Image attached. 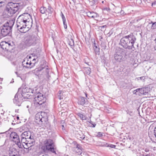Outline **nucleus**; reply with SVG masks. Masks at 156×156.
Masks as SVG:
<instances>
[{"mask_svg": "<svg viewBox=\"0 0 156 156\" xmlns=\"http://www.w3.org/2000/svg\"><path fill=\"white\" fill-rule=\"evenodd\" d=\"M37 38L34 35H29L25 36L23 40V42L25 46L22 47L25 48V46L29 47L34 45L36 43Z\"/></svg>", "mask_w": 156, "mask_h": 156, "instance_id": "nucleus-4", "label": "nucleus"}, {"mask_svg": "<svg viewBox=\"0 0 156 156\" xmlns=\"http://www.w3.org/2000/svg\"><path fill=\"white\" fill-rule=\"evenodd\" d=\"M86 97H87V94H85Z\"/></svg>", "mask_w": 156, "mask_h": 156, "instance_id": "nucleus-54", "label": "nucleus"}, {"mask_svg": "<svg viewBox=\"0 0 156 156\" xmlns=\"http://www.w3.org/2000/svg\"><path fill=\"white\" fill-rule=\"evenodd\" d=\"M145 152H147L148 151H149V150L148 149H146L145 150Z\"/></svg>", "mask_w": 156, "mask_h": 156, "instance_id": "nucleus-48", "label": "nucleus"}, {"mask_svg": "<svg viewBox=\"0 0 156 156\" xmlns=\"http://www.w3.org/2000/svg\"><path fill=\"white\" fill-rule=\"evenodd\" d=\"M102 3H104V1H103L102 2Z\"/></svg>", "mask_w": 156, "mask_h": 156, "instance_id": "nucleus-62", "label": "nucleus"}, {"mask_svg": "<svg viewBox=\"0 0 156 156\" xmlns=\"http://www.w3.org/2000/svg\"><path fill=\"white\" fill-rule=\"evenodd\" d=\"M36 72L46 80H48L51 77L49 75V69L47 66H41L36 69Z\"/></svg>", "mask_w": 156, "mask_h": 156, "instance_id": "nucleus-7", "label": "nucleus"}, {"mask_svg": "<svg viewBox=\"0 0 156 156\" xmlns=\"http://www.w3.org/2000/svg\"><path fill=\"white\" fill-rule=\"evenodd\" d=\"M18 110H19V109H18L17 110H16V111H18Z\"/></svg>", "mask_w": 156, "mask_h": 156, "instance_id": "nucleus-61", "label": "nucleus"}, {"mask_svg": "<svg viewBox=\"0 0 156 156\" xmlns=\"http://www.w3.org/2000/svg\"><path fill=\"white\" fill-rule=\"evenodd\" d=\"M14 24L12 20L9 21L5 23L0 27L1 34L2 37L10 34Z\"/></svg>", "mask_w": 156, "mask_h": 156, "instance_id": "nucleus-2", "label": "nucleus"}, {"mask_svg": "<svg viewBox=\"0 0 156 156\" xmlns=\"http://www.w3.org/2000/svg\"><path fill=\"white\" fill-rule=\"evenodd\" d=\"M53 11V9L50 6H48V8L46 9V12H47L48 13L51 14Z\"/></svg>", "mask_w": 156, "mask_h": 156, "instance_id": "nucleus-28", "label": "nucleus"}, {"mask_svg": "<svg viewBox=\"0 0 156 156\" xmlns=\"http://www.w3.org/2000/svg\"><path fill=\"white\" fill-rule=\"evenodd\" d=\"M69 45L71 46V48H73L74 46V42L73 40H71L70 41H69Z\"/></svg>", "mask_w": 156, "mask_h": 156, "instance_id": "nucleus-30", "label": "nucleus"}, {"mask_svg": "<svg viewBox=\"0 0 156 156\" xmlns=\"http://www.w3.org/2000/svg\"><path fill=\"white\" fill-rule=\"evenodd\" d=\"M42 156H49L47 154H45L42 155Z\"/></svg>", "mask_w": 156, "mask_h": 156, "instance_id": "nucleus-50", "label": "nucleus"}, {"mask_svg": "<svg viewBox=\"0 0 156 156\" xmlns=\"http://www.w3.org/2000/svg\"><path fill=\"white\" fill-rule=\"evenodd\" d=\"M43 144L41 148L44 152L48 151L53 153L55 152L54 144L52 140L50 139H46L44 141Z\"/></svg>", "mask_w": 156, "mask_h": 156, "instance_id": "nucleus-6", "label": "nucleus"}, {"mask_svg": "<svg viewBox=\"0 0 156 156\" xmlns=\"http://www.w3.org/2000/svg\"><path fill=\"white\" fill-rule=\"evenodd\" d=\"M37 89L36 88H34L33 89H32L30 88L25 87V88H23L22 90V91L23 93H27V94H32L34 95V94L37 90Z\"/></svg>", "mask_w": 156, "mask_h": 156, "instance_id": "nucleus-17", "label": "nucleus"}, {"mask_svg": "<svg viewBox=\"0 0 156 156\" xmlns=\"http://www.w3.org/2000/svg\"><path fill=\"white\" fill-rule=\"evenodd\" d=\"M60 92L59 93V95H58V97L59 99H62L63 98V94L62 93V92L60 91Z\"/></svg>", "mask_w": 156, "mask_h": 156, "instance_id": "nucleus-33", "label": "nucleus"}, {"mask_svg": "<svg viewBox=\"0 0 156 156\" xmlns=\"http://www.w3.org/2000/svg\"><path fill=\"white\" fill-rule=\"evenodd\" d=\"M10 139L12 141L15 142L16 144L17 145L19 148H22L20 141L19 136L17 133L15 132H12L10 134Z\"/></svg>", "mask_w": 156, "mask_h": 156, "instance_id": "nucleus-11", "label": "nucleus"}, {"mask_svg": "<svg viewBox=\"0 0 156 156\" xmlns=\"http://www.w3.org/2000/svg\"><path fill=\"white\" fill-rule=\"evenodd\" d=\"M151 23H152L151 28L152 29H156V22H151Z\"/></svg>", "mask_w": 156, "mask_h": 156, "instance_id": "nucleus-32", "label": "nucleus"}, {"mask_svg": "<svg viewBox=\"0 0 156 156\" xmlns=\"http://www.w3.org/2000/svg\"><path fill=\"white\" fill-rule=\"evenodd\" d=\"M27 94L28 93L26 92L25 93H23V92L22 91V93H19V97H20V96L21 97H22V98L23 99V98H28L30 96L34 95L30 94Z\"/></svg>", "mask_w": 156, "mask_h": 156, "instance_id": "nucleus-23", "label": "nucleus"}, {"mask_svg": "<svg viewBox=\"0 0 156 156\" xmlns=\"http://www.w3.org/2000/svg\"><path fill=\"white\" fill-rule=\"evenodd\" d=\"M104 10H106V11H109L110 10V9L109 8H105L104 9Z\"/></svg>", "mask_w": 156, "mask_h": 156, "instance_id": "nucleus-41", "label": "nucleus"}, {"mask_svg": "<svg viewBox=\"0 0 156 156\" xmlns=\"http://www.w3.org/2000/svg\"><path fill=\"white\" fill-rule=\"evenodd\" d=\"M31 55L32 56H31L30 55H27V58H26V59L27 60L28 58L30 59V58H31L32 57H34V54H32Z\"/></svg>", "mask_w": 156, "mask_h": 156, "instance_id": "nucleus-36", "label": "nucleus"}, {"mask_svg": "<svg viewBox=\"0 0 156 156\" xmlns=\"http://www.w3.org/2000/svg\"><path fill=\"white\" fill-rule=\"evenodd\" d=\"M27 141L26 143V145L27 147H31L34 144V140L33 139V136L31 137V139L27 140L25 141Z\"/></svg>", "mask_w": 156, "mask_h": 156, "instance_id": "nucleus-21", "label": "nucleus"}, {"mask_svg": "<svg viewBox=\"0 0 156 156\" xmlns=\"http://www.w3.org/2000/svg\"><path fill=\"white\" fill-rule=\"evenodd\" d=\"M136 40V37L133 34L126 36L120 40L119 44L125 49H132Z\"/></svg>", "mask_w": 156, "mask_h": 156, "instance_id": "nucleus-1", "label": "nucleus"}, {"mask_svg": "<svg viewBox=\"0 0 156 156\" xmlns=\"http://www.w3.org/2000/svg\"><path fill=\"white\" fill-rule=\"evenodd\" d=\"M19 17L26 22L29 27H31L32 24V19L30 15L28 13H24L20 15Z\"/></svg>", "mask_w": 156, "mask_h": 156, "instance_id": "nucleus-10", "label": "nucleus"}, {"mask_svg": "<svg viewBox=\"0 0 156 156\" xmlns=\"http://www.w3.org/2000/svg\"><path fill=\"white\" fill-rule=\"evenodd\" d=\"M21 141L22 142L23 140H29L31 139V133L29 131L24 132L21 134Z\"/></svg>", "mask_w": 156, "mask_h": 156, "instance_id": "nucleus-15", "label": "nucleus"}, {"mask_svg": "<svg viewBox=\"0 0 156 156\" xmlns=\"http://www.w3.org/2000/svg\"><path fill=\"white\" fill-rule=\"evenodd\" d=\"M23 64H21L20 65H19L17 66L16 69L18 71L22 70L23 68Z\"/></svg>", "mask_w": 156, "mask_h": 156, "instance_id": "nucleus-29", "label": "nucleus"}, {"mask_svg": "<svg viewBox=\"0 0 156 156\" xmlns=\"http://www.w3.org/2000/svg\"><path fill=\"white\" fill-rule=\"evenodd\" d=\"M26 58L22 62V64L24 67L26 68H31L33 67L35 65V64L36 62L33 63L29 61V60H27V61H26Z\"/></svg>", "mask_w": 156, "mask_h": 156, "instance_id": "nucleus-14", "label": "nucleus"}, {"mask_svg": "<svg viewBox=\"0 0 156 156\" xmlns=\"http://www.w3.org/2000/svg\"><path fill=\"white\" fill-rule=\"evenodd\" d=\"M17 119L18 120L19 119V117L18 116H17L16 117Z\"/></svg>", "mask_w": 156, "mask_h": 156, "instance_id": "nucleus-53", "label": "nucleus"}, {"mask_svg": "<svg viewBox=\"0 0 156 156\" xmlns=\"http://www.w3.org/2000/svg\"><path fill=\"white\" fill-rule=\"evenodd\" d=\"M19 93H17L15 95L14 98L13 99V102L14 104L16 105L20 106H21L23 98H22V97H19Z\"/></svg>", "mask_w": 156, "mask_h": 156, "instance_id": "nucleus-13", "label": "nucleus"}, {"mask_svg": "<svg viewBox=\"0 0 156 156\" xmlns=\"http://www.w3.org/2000/svg\"><path fill=\"white\" fill-rule=\"evenodd\" d=\"M102 28H106V25H104L101 27Z\"/></svg>", "mask_w": 156, "mask_h": 156, "instance_id": "nucleus-46", "label": "nucleus"}, {"mask_svg": "<svg viewBox=\"0 0 156 156\" xmlns=\"http://www.w3.org/2000/svg\"><path fill=\"white\" fill-rule=\"evenodd\" d=\"M40 12L42 14H44L46 12V9L44 7H41L40 9Z\"/></svg>", "mask_w": 156, "mask_h": 156, "instance_id": "nucleus-27", "label": "nucleus"}, {"mask_svg": "<svg viewBox=\"0 0 156 156\" xmlns=\"http://www.w3.org/2000/svg\"><path fill=\"white\" fill-rule=\"evenodd\" d=\"M18 110H19V109H18L17 110H16V111H18Z\"/></svg>", "mask_w": 156, "mask_h": 156, "instance_id": "nucleus-58", "label": "nucleus"}, {"mask_svg": "<svg viewBox=\"0 0 156 156\" xmlns=\"http://www.w3.org/2000/svg\"><path fill=\"white\" fill-rule=\"evenodd\" d=\"M154 48H155V50H156V46H155L154 47Z\"/></svg>", "mask_w": 156, "mask_h": 156, "instance_id": "nucleus-56", "label": "nucleus"}, {"mask_svg": "<svg viewBox=\"0 0 156 156\" xmlns=\"http://www.w3.org/2000/svg\"><path fill=\"white\" fill-rule=\"evenodd\" d=\"M123 12V11H121L120 12V13H121V14H122Z\"/></svg>", "mask_w": 156, "mask_h": 156, "instance_id": "nucleus-52", "label": "nucleus"}, {"mask_svg": "<svg viewBox=\"0 0 156 156\" xmlns=\"http://www.w3.org/2000/svg\"><path fill=\"white\" fill-rule=\"evenodd\" d=\"M29 106L28 105H27V108H29Z\"/></svg>", "mask_w": 156, "mask_h": 156, "instance_id": "nucleus-57", "label": "nucleus"}, {"mask_svg": "<svg viewBox=\"0 0 156 156\" xmlns=\"http://www.w3.org/2000/svg\"><path fill=\"white\" fill-rule=\"evenodd\" d=\"M61 126H62V130H64V129H64V128H63L64 127V125H62Z\"/></svg>", "mask_w": 156, "mask_h": 156, "instance_id": "nucleus-49", "label": "nucleus"}, {"mask_svg": "<svg viewBox=\"0 0 156 156\" xmlns=\"http://www.w3.org/2000/svg\"><path fill=\"white\" fill-rule=\"evenodd\" d=\"M87 101V100L83 97H80L78 98V104L83 105Z\"/></svg>", "mask_w": 156, "mask_h": 156, "instance_id": "nucleus-20", "label": "nucleus"}, {"mask_svg": "<svg viewBox=\"0 0 156 156\" xmlns=\"http://www.w3.org/2000/svg\"><path fill=\"white\" fill-rule=\"evenodd\" d=\"M10 156H18L16 154H13L12 153V154H10Z\"/></svg>", "mask_w": 156, "mask_h": 156, "instance_id": "nucleus-42", "label": "nucleus"}, {"mask_svg": "<svg viewBox=\"0 0 156 156\" xmlns=\"http://www.w3.org/2000/svg\"><path fill=\"white\" fill-rule=\"evenodd\" d=\"M134 94H136V92H138V94L140 95H146L148 93L147 90L145 88L143 87L141 88H138L134 91Z\"/></svg>", "mask_w": 156, "mask_h": 156, "instance_id": "nucleus-18", "label": "nucleus"}, {"mask_svg": "<svg viewBox=\"0 0 156 156\" xmlns=\"http://www.w3.org/2000/svg\"><path fill=\"white\" fill-rule=\"evenodd\" d=\"M44 118L42 117L41 113H37L35 115V122L38 124H41L44 121Z\"/></svg>", "mask_w": 156, "mask_h": 156, "instance_id": "nucleus-16", "label": "nucleus"}, {"mask_svg": "<svg viewBox=\"0 0 156 156\" xmlns=\"http://www.w3.org/2000/svg\"><path fill=\"white\" fill-rule=\"evenodd\" d=\"M61 16L62 19L63 21H64L65 20H66L65 17L62 12H61Z\"/></svg>", "mask_w": 156, "mask_h": 156, "instance_id": "nucleus-35", "label": "nucleus"}, {"mask_svg": "<svg viewBox=\"0 0 156 156\" xmlns=\"http://www.w3.org/2000/svg\"><path fill=\"white\" fill-rule=\"evenodd\" d=\"M143 156H150V155L149 154H146L145 155H143Z\"/></svg>", "mask_w": 156, "mask_h": 156, "instance_id": "nucleus-47", "label": "nucleus"}, {"mask_svg": "<svg viewBox=\"0 0 156 156\" xmlns=\"http://www.w3.org/2000/svg\"><path fill=\"white\" fill-rule=\"evenodd\" d=\"M16 25L18 30L21 33H25L31 27H29L27 23L23 21L22 18L18 17L16 21Z\"/></svg>", "mask_w": 156, "mask_h": 156, "instance_id": "nucleus-9", "label": "nucleus"}, {"mask_svg": "<svg viewBox=\"0 0 156 156\" xmlns=\"http://www.w3.org/2000/svg\"><path fill=\"white\" fill-rule=\"evenodd\" d=\"M139 78L141 80H144L145 79L144 76H142V77H139Z\"/></svg>", "mask_w": 156, "mask_h": 156, "instance_id": "nucleus-43", "label": "nucleus"}, {"mask_svg": "<svg viewBox=\"0 0 156 156\" xmlns=\"http://www.w3.org/2000/svg\"><path fill=\"white\" fill-rule=\"evenodd\" d=\"M93 47L96 54H99V48L98 47V45H96L95 41H94Z\"/></svg>", "mask_w": 156, "mask_h": 156, "instance_id": "nucleus-24", "label": "nucleus"}, {"mask_svg": "<svg viewBox=\"0 0 156 156\" xmlns=\"http://www.w3.org/2000/svg\"><path fill=\"white\" fill-rule=\"evenodd\" d=\"M34 99L37 103L42 107H45L46 105V98L45 96L40 93L37 90L34 94Z\"/></svg>", "mask_w": 156, "mask_h": 156, "instance_id": "nucleus-3", "label": "nucleus"}, {"mask_svg": "<svg viewBox=\"0 0 156 156\" xmlns=\"http://www.w3.org/2000/svg\"><path fill=\"white\" fill-rule=\"evenodd\" d=\"M36 60V58H34L33 59L32 61L34 62V61Z\"/></svg>", "mask_w": 156, "mask_h": 156, "instance_id": "nucleus-51", "label": "nucleus"}, {"mask_svg": "<svg viewBox=\"0 0 156 156\" xmlns=\"http://www.w3.org/2000/svg\"><path fill=\"white\" fill-rule=\"evenodd\" d=\"M92 2L93 3V5L96 4L98 3V0H93L92 1Z\"/></svg>", "mask_w": 156, "mask_h": 156, "instance_id": "nucleus-38", "label": "nucleus"}, {"mask_svg": "<svg viewBox=\"0 0 156 156\" xmlns=\"http://www.w3.org/2000/svg\"><path fill=\"white\" fill-rule=\"evenodd\" d=\"M101 146L106 147H110L111 148H115V146L113 144L108 145L106 143H104L101 144Z\"/></svg>", "mask_w": 156, "mask_h": 156, "instance_id": "nucleus-25", "label": "nucleus"}, {"mask_svg": "<svg viewBox=\"0 0 156 156\" xmlns=\"http://www.w3.org/2000/svg\"><path fill=\"white\" fill-rule=\"evenodd\" d=\"M8 132H9V131H6V133H8Z\"/></svg>", "mask_w": 156, "mask_h": 156, "instance_id": "nucleus-63", "label": "nucleus"}, {"mask_svg": "<svg viewBox=\"0 0 156 156\" xmlns=\"http://www.w3.org/2000/svg\"><path fill=\"white\" fill-rule=\"evenodd\" d=\"M19 5L17 3H13L12 2H9L7 5L5 11L9 15L12 16L19 9Z\"/></svg>", "mask_w": 156, "mask_h": 156, "instance_id": "nucleus-5", "label": "nucleus"}, {"mask_svg": "<svg viewBox=\"0 0 156 156\" xmlns=\"http://www.w3.org/2000/svg\"><path fill=\"white\" fill-rule=\"evenodd\" d=\"M78 115L80 117L81 119L82 120H85L86 119V117L85 116L83 115V114L79 113H78Z\"/></svg>", "mask_w": 156, "mask_h": 156, "instance_id": "nucleus-31", "label": "nucleus"}, {"mask_svg": "<svg viewBox=\"0 0 156 156\" xmlns=\"http://www.w3.org/2000/svg\"><path fill=\"white\" fill-rule=\"evenodd\" d=\"M63 24L64 26V27L65 29H66L67 28V24L66 22V20H65L64 21H63Z\"/></svg>", "mask_w": 156, "mask_h": 156, "instance_id": "nucleus-39", "label": "nucleus"}, {"mask_svg": "<svg viewBox=\"0 0 156 156\" xmlns=\"http://www.w3.org/2000/svg\"><path fill=\"white\" fill-rule=\"evenodd\" d=\"M25 140V139L23 140V141L22 142L21 141V142L24 143L26 144V142H27V141H25L26 140Z\"/></svg>", "mask_w": 156, "mask_h": 156, "instance_id": "nucleus-44", "label": "nucleus"}, {"mask_svg": "<svg viewBox=\"0 0 156 156\" xmlns=\"http://www.w3.org/2000/svg\"><path fill=\"white\" fill-rule=\"evenodd\" d=\"M13 45L12 42L8 41L6 42L5 41H3L0 43V45L2 48L3 49L8 50L9 49H11Z\"/></svg>", "mask_w": 156, "mask_h": 156, "instance_id": "nucleus-12", "label": "nucleus"}, {"mask_svg": "<svg viewBox=\"0 0 156 156\" xmlns=\"http://www.w3.org/2000/svg\"><path fill=\"white\" fill-rule=\"evenodd\" d=\"M147 4L148 3H149L150 0H143Z\"/></svg>", "mask_w": 156, "mask_h": 156, "instance_id": "nucleus-40", "label": "nucleus"}, {"mask_svg": "<svg viewBox=\"0 0 156 156\" xmlns=\"http://www.w3.org/2000/svg\"><path fill=\"white\" fill-rule=\"evenodd\" d=\"M156 4V1L152 3V6H153L154 5Z\"/></svg>", "mask_w": 156, "mask_h": 156, "instance_id": "nucleus-45", "label": "nucleus"}, {"mask_svg": "<svg viewBox=\"0 0 156 156\" xmlns=\"http://www.w3.org/2000/svg\"><path fill=\"white\" fill-rule=\"evenodd\" d=\"M24 147V148H25V149H27V147Z\"/></svg>", "mask_w": 156, "mask_h": 156, "instance_id": "nucleus-55", "label": "nucleus"}, {"mask_svg": "<svg viewBox=\"0 0 156 156\" xmlns=\"http://www.w3.org/2000/svg\"><path fill=\"white\" fill-rule=\"evenodd\" d=\"M82 147L80 145L77 144L76 147H75V151L78 154H81L82 152Z\"/></svg>", "mask_w": 156, "mask_h": 156, "instance_id": "nucleus-22", "label": "nucleus"}, {"mask_svg": "<svg viewBox=\"0 0 156 156\" xmlns=\"http://www.w3.org/2000/svg\"><path fill=\"white\" fill-rule=\"evenodd\" d=\"M127 54V51L126 50L118 48L116 50V54L114 55V58L117 61L121 62L123 60V57L125 58Z\"/></svg>", "mask_w": 156, "mask_h": 156, "instance_id": "nucleus-8", "label": "nucleus"}, {"mask_svg": "<svg viewBox=\"0 0 156 156\" xmlns=\"http://www.w3.org/2000/svg\"><path fill=\"white\" fill-rule=\"evenodd\" d=\"M18 110H19V109H18L17 110H16V111H18Z\"/></svg>", "mask_w": 156, "mask_h": 156, "instance_id": "nucleus-60", "label": "nucleus"}, {"mask_svg": "<svg viewBox=\"0 0 156 156\" xmlns=\"http://www.w3.org/2000/svg\"><path fill=\"white\" fill-rule=\"evenodd\" d=\"M81 134H79L77 135V138L80 140H83L85 138V135L83 134L81 132Z\"/></svg>", "mask_w": 156, "mask_h": 156, "instance_id": "nucleus-26", "label": "nucleus"}, {"mask_svg": "<svg viewBox=\"0 0 156 156\" xmlns=\"http://www.w3.org/2000/svg\"><path fill=\"white\" fill-rule=\"evenodd\" d=\"M103 134L102 133L100 132H98L97 133V136L99 137H101L102 136Z\"/></svg>", "mask_w": 156, "mask_h": 156, "instance_id": "nucleus-37", "label": "nucleus"}, {"mask_svg": "<svg viewBox=\"0 0 156 156\" xmlns=\"http://www.w3.org/2000/svg\"><path fill=\"white\" fill-rule=\"evenodd\" d=\"M87 16L88 17H91L94 19L97 18L98 16V15L97 13L93 12H87Z\"/></svg>", "mask_w": 156, "mask_h": 156, "instance_id": "nucleus-19", "label": "nucleus"}, {"mask_svg": "<svg viewBox=\"0 0 156 156\" xmlns=\"http://www.w3.org/2000/svg\"><path fill=\"white\" fill-rule=\"evenodd\" d=\"M18 110H19V109H18L17 110H16V111H18Z\"/></svg>", "mask_w": 156, "mask_h": 156, "instance_id": "nucleus-59", "label": "nucleus"}, {"mask_svg": "<svg viewBox=\"0 0 156 156\" xmlns=\"http://www.w3.org/2000/svg\"><path fill=\"white\" fill-rule=\"evenodd\" d=\"M86 72L87 74L89 75L90 73V69L87 68L86 69Z\"/></svg>", "mask_w": 156, "mask_h": 156, "instance_id": "nucleus-34", "label": "nucleus"}]
</instances>
